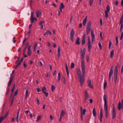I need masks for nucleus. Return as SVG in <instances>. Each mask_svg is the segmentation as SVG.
I'll return each instance as SVG.
<instances>
[{"label":"nucleus","mask_w":123,"mask_h":123,"mask_svg":"<svg viewBox=\"0 0 123 123\" xmlns=\"http://www.w3.org/2000/svg\"><path fill=\"white\" fill-rule=\"evenodd\" d=\"M103 110L102 108L100 109V117L99 118V120L101 122H102V117L103 116Z\"/></svg>","instance_id":"obj_12"},{"label":"nucleus","mask_w":123,"mask_h":123,"mask_svg":"<svg viewBox=\"0 0 123 123\" xmlns=\"http://www.w3.org/2000/svg\"><path fill=\"white\" fill-rule=\"evenodd\" d=\"M56 71L55 70L54 71V73L53 74V75L54 76L56 75Z\"/></svg>","instance_id":"obj_63"},{"label":"nucleus","mask_w":123,"mask_h":123,"mask_svg":"<svg viewBox=\"0 0 123 123\" xmlns=\"http://www.w3.org/2000/svg\"><path fill=\"white\" fill-rule=\"evenodd\" d=\"M65 114V112L63 110H62L61 112L60 116L62 117Z\"/></svg>","instance_id":"obj_33"},{"label":"nucleus","mask_w":123,"mask_h":123,"mask_svg":"<svg viewBox=\"0 0 123 123\" xmlns=\"http://www.w3.org/2000/svg\"><path fill=\"white\" fill-rule=\"evenodd\" d=\"M80 38L79 37H77V38L75 43L76 44L80 45Z\"/></svg>","instance_id":"obj_20"},{"label":"nucleus","mask_w":123,"mask_h":123,"mask_svg":"<svg viewBox=\"0 0 123 123\" xmlns=\"http://www.w3.org/2000/svg\"><path fill=\"white\" fill-rule=\"evenodd\" d=\"M113 73V70H110L109 75V81H110L111 80V78Z\"/></svg>","instance_id":"obj_13"},{"label":"nucleus","mask_w":123,"mask_h":123,"mask_svg":"<svg viewBox=\"0 0 123 123\" xmlns=\"http://www.w3.org/2000/svg\"><path fill=\"white\" fill-rule=\"evenodd\" d=\"M58 80L57 81V82H59L61 79V74L60 73H59L58 74Z\"/></svg>","instance_id":"obj_31"},{"label":"nucleus","mask_w":123,"mask_h":123,"mask_svg":"<svg viewBox=\"0 0 123 123\" xmlns=\"http://www.w3.org/2000/svg\"><path fill=\"white\" fill-rule=\"evenodd\" d=\"M60 47L58 46V56L59 58L60 56Z\"/></svg>","instance_id":"obj_23"},{"label":"nucleus","mask_w":123,"mask_h":123,"mask_svg":"<svg viewBox=\"0 0 123 123\" xmlns=\"http://www.w3.org/2000/svg\"><path fill=\"white\" fill-rule=\"evenodd\" d=\"M99 46V47L100 49L101 50L102 49V45L100 42H99L98 43Z\"/></svg>","instance_id":"obj_46"},{"label":"nucleus","mask_w":123,"mask_h":123,"mask_svg":"<svg viewBox=\"0 0 123 123\" xmlns=\"http://www.w3.org/2000/svg\"><path fill=\"white\" fill-rule=\"evenodd\" d=\"M52 91L53 92L55 89V87L54 86L52 85L51 86Z\"/></svg>","instance_id":"obj_45"},{"label":"nucleus","mask_w":123,"mask_h":123,"mask_svg":"<svg viewBox=\"0 0 123 123\" xmlns=\"http://www.w3.org/2000/svg\"><path fill=\"white\" fill-rule=\"evenodd\" d=\"M74 67V64L73 63H72L71 64V68H73Z\"/></svg>","instance_id":"obj_41"},{"label":"nucleus","mask_w":123,"mask_h":123,"mask_svg":"<svg viewBox=\"0 0 123 123\" xmlns=\"http://www.w3.org/2000/svg\"><path fill=\"white\" fill-rule=\"evenodd\" d=\"M74 29H71L70 31V36H74Z\"/></svg>","instance_id":"obj_19"},{"label":"nucleus","mask_w":123,"mask_h":123,"mask_svg":"<svg viewBox=\"0 0 123 123\" xmlns=\"http://www.w3.org/2000/svg\"><path fill=\"white\" fill-rule=\"evenodd\" d=\"M123 18L121 17L120 20V23L122 24V23H123Z\"/></svg>","instance_id":"obj_49"},{"label":"nucleus","mask_w":123,"mask_h":123,"mask_svg":"<svg viewBox=\"0 0 123 123\" xmlns=\"http://www.w3.org/2000/svg\"><path fill=\"white\" fill-rule=\"evenodd\" d=\"M37 45V44H35V45L34 47V49H33L34 51L36 49V47Z\"/></svg>","instance_id":"obj_52"},{"label":"nucleus","mask_w":123,"mask_h":123,"mask_svg":"<svg viewBox=\"0 0 123 123\" xmlns=\"http://www.w3.org/2000/svg\"><path fill=\"white\" fill-rule=\"evenodd\" d=\"M87 44L88 47V51L89 52H90L91 49L92 48V46L91 44V40L89 37H88V38Z\"/></svg>","instance_id":"obj_6"},{"label":"nucleus","mask_w":123,"mask_h":123,"mask_svg":"<svg viewBox=\"0 0 123 123\" xmlns=\"http://www.w3.org/2000/svg\"><path fill=\"white\" fill-rule=\"evenodd\" d=\"M116 114L115 108L114 105H113V109L112 112V119H114L115 118L116 116Z\"/></svg>","instance_id":"obj_7"},{"label":"nucleus","mask_w":123,"mask_h":123,"mask_svg":"<svg viewBox=\"0 0 123 123\" xmlns=\"http://www.w3.org/2000/svg\"><path fill=\"white\" fill-rule=\"evenodd\" d=\"M81 67L82 69V74L85 75L86 73V71H85V63L84 60H82V61L81 63Z\"/></svg>","instance_id":"obj_5"},{"label":"nucleus","mask_w":123,"mask_h":123,"mask_svg":"<svg viewBox=\"0 0 123 123\" xmlns=\"http://www.w3.org/2000/svg\"><path fill=\"white\" fill-rule=\"evenodd\" d=\"M18 89H17L15 92V93L14 94L13 96V98H14V97L17 94L18 92Z\"/></svg>","instance_id":"obj_32"},{"label":"nucleus","mask_w":123,"mask_h":123,"mask_svg":"<svg viewBox=\"0 0 123 123\" xmlns=\"http://www.w3.org/2000/svg\"><path fill=\"white\" fill-rule=\"evenodd\" d=\"M91 22L90 21L88 22L87 23L86 28V33L87 35L89 34L91 30Z\"/></svg>","instance_id":"obj_2"},{"label":"nucleus","mask_w":123,"mask_h":123,"mask_svg":"<svg viewBox=\"0 0 123 123\" xmlns=\"http://www.w3.org/2000/svg\"><path fill=\"white\" fill-rule=\"evenodd\" d=\"M117 66H116L115 68V70L114 72V79L115 83H116L117 80Z\"/></svg>","instance_id":"obj_3"},{"label":"nucleus","mask_w":123,"mask_h":123,"mask_svg":"<svg viewBox=\"0 0 123 123\" xmlns=\"http://www.w3.org/2000/svg\"><path fill=\"white\" fill-rule=\"evenodd\" d=\"M8 113L7 112V113H6L5 115L3 117L4 119H5V118H6L8 116Z\"/></svg>","instance_id":"obj_50"},{"label":"nucleus","mask_w":123,"mask_h":123,"mask_svg":"<svg viewBox=\"0 0 123 123\" xmlns=\"http://www.w3.org/2000/svg\"><path fill=\"white\" fill-rule=\"evenodd\" d=\"M110 6L109 5H107L106 7V9L107 10H105V11H107V12H109L110 11Z\"/></svg>","instance_id":"obj_35"},{"label":"nucleus","mask_w":123,"mask_h":123,"mask_svg":"<svg viewBox=\"0 0 123 123\" xmlns=\"http://www.w3.org/2000/svg\"><path fill=\"white\" fill-rule=\"evenodd\" d=\"M15 87V85L14 84L13 86V87H12V90H11V91H12V93H11V97L12 94L13 92H14V88Z\"/></svg>","instance_id":"obj_34"},{"label":"nucleus","mask_w":123,"mask_h":123,"mask_svg":"<svg viewBox=\"0 0 123 123\" xmlns=\"http://www.w3.org/2000/svg\"><path fill=\"white\" fill-rule=\"evenodd\" d=\"M86 111V110L85 109H84L83 111L82 112H82L81 114H82V115L83 114V115H84L85 114Z\"/></svg>","instance_id":"obj_44"},{"label":"nucleus","mask_w":123,"mask_h":123,"mask_svg":"<svg viewBox=\"0 0 123 123\" xmlns=\"http://www.w3.org/2000/svg\"><path fill=\"white\" fill-rule=\"evenodd\" d=\"M42 90L43 93L45 92L47 90L46 87L45 86H44L42 88Z\"/></svg>","instance_id":"obj_30"},{"label":"nucleus","mask_w":123,"mask_h":123,"mask_svg":"<svg viewBox=\"0 0 123 123\" xmlns=\"http://www.w3.org/2000/svg\"><path fill=\"white\" fill-rule=\"evenodd\" d=\"M112 43L110 41L109 42V48L110 49L111 47V46L112 45Z\"/></svg>","instance_id":"obj_54"},{"label":"nucleus","mask_w":123,"mask_h":123,"mask_svg":"<svg viewBox=\"0 0 123 123\" xmlns=\"http://www.w3.org/2000/svg\"><path fill=\"white\" fill-rule=\"evenodd\" d=\"M4 119L3 118V117H0V122H1Z\"/></svg>","instance_id":"obj_58"},{"label":"nucleus","mask_w":123,"mask_h":123,"mask_svg":"<svg viewBox=\"0 0 123 123\" xmlns=\"http://www.w3.org/2000/svg\"><path fill=\"white\" fill-rule=\"evenodd\" d=\"M107 96L105 94H104L103 96V98L105 102L104 104V108L105 110L106 111L105 118H107L108 115V106L107 105Z\"/></svg>","instance_id":"obj_1"},{"label":"nucleus","mask_w":123,"mask_h":123,"mask_svg":"<svg viewBox=\"0 0 123 123\" xmlns=\"http://www.w3.org/2000/svg\"><path fill=\"white\" fill-rule=\"evenodd\" d=\"M118 1H116L115 2V5H116L117 6L118 5Z\"/></svg>","instance_id":"obj_62"},{"label":"nucleus","mask_w":123,"mask_h":123,"mask_svg":"<svg viewBox=\"0 0 123 123\" xmlns=\"http://www.w3.org/2000/svg\"><path fill=\"white\" fill-rule=\"evenodd\" d=\"M89 96L87 91H86L85 92V98L84 99V102L86 103L87 99L89 98Z\"/></svg>","instance_id":"obj_8"},{"label":"nucleus","mask_w":123,"mask_h":123,"mask_svg":"<svg viewBox=\"0 0 123 123\" xmlns=\"http://www.w3.org/2000/svg\"><path fill=\"white\" fill-rule=\"evenodd\" d=\"M74 36H70V39L73 42H74Z\"/></svg>","instance_id":"obj_51"},{"label":"nucleus","mask_w":123,"mask_h":123,"mask_svg":"<svg viewBox=\"0 0 123 123\" xmlns=\"http://www.w3.org/2000/svg\"><path fill=\"white\" fill-rule=\"evenodd\" d=\"M14 71L13 70L12 71V73L11 74V76L10 77L12 76V78H13V76H12L14 74Z\"/></svg>","instance_id":"obj_55"},{"label":"nucleus","mask_w":123,"mask_h":123,"mask_svg":"<svg viewBox=\"0 0 123 123\" xmlns=\"http://www.w3.org/2000/svg\"><path fill=\"white\" fill-rule=\"evenodd\" d=\"M63 82V84H65L66 83V79L65 77H64L62 78Z\"/></svg>","instance_id":"obj_43"},{"label":"nucleus","mask_w":123,"mask_h":123,"mask_svg":"<svg viewBox=\"0 0 123 123\" xmlns=\"http://www.w3.org/2000/svg\"><path fill=\"white\" fill-rule=\"evenodd\" d=\"M85 75H83L79 76V82H80L81 86H82L84 82V79H85Z\"/></svg>","instance_id":"obj_4"},{"label":"nucleus","mask_w":123,"mask_h":123,"mask_svg":"<svg viewBox=\"0 0 123 123\" xmlns=\"http://www.w3.org/2000/svg\"><path fill=\"white\" fill-rule=\"evenodd\" d=\"M13 79V78L12 77V76L10 77V80L9 81L8 84V86H10L11 85Z\"/></svg>","instance_id":"obj_15"},{"label":"nucleus","mask_w":123,"mask_h":123,"mask_svg":"<svg viewBox=\"0 0 123 123\" xmlns=\"http://www.w3.org/2000/svg\"><path fill=\"white\" fill-rule=\"evenodd\" d=\"M31 54V51H28L27 52V55L29 56Z\"/></svg>","instance_id":"obj_61"},{"label":"nucleus","mask_w":123,"mask_h":123,"mask_svg":"<svg viewBox=\"0 0 123 123\" xmlns=\"http://www.w3.org/2000/svg\"><path fill=\"white\" fill-rule=\"evenodd\" d=\"M42 13L41 12L39 11H37L36 12V16L37 18H38L39 17L40 15H41Z\"/></svg>","instance_id":"obj_21"},{"label":"nucleus","mask_w":123,"mask_h":123,"mask_svg":"<svg viewBox=\"0 0 123 123\" xmlns=\"http://www.w3.org/2000/svg\"><path fill=\"white\" fill-rule=\"evenodd\" d=\"M29 45H29V42H28L26 43V44L25 45V47L24 48V49L23 50V51H25L26 50V49L27 48V47L28 48V46Z\"/></svg>","instance_id":"obj_26"},{"label":"nucleus","mask_w":123,"mask_h":123,"mask_svg":"<svg viewBox=\"0 0 123 123\" xmlns=\"http://www.w3.org/2000/svg\"><path fill=\"white\" fill-rule=\"evenodd\" d=\"M30 48H31L30 45H29L28 46V51H31Z\"/></svg>","instance_id":"obj_56"},{"label":"nucleus","mask_w":123,"mask_h":123,"mask_svg":"<svg viewBox=\"0 0 123 123\" xmlns=\"http://www.w3.org/2000/svg\"><path fill=\"white\" fill-rule=\"evenodd\" d=\"M110 57L111 58H112L114 55V50H111V52Z\"/></svg>","instance_id":"obj_25"},{"label":"nucleus","mask_w":123,"mask_h":123,"mask_svg":"<svg viewBox=\"0 0 123 123\" xmlns=\"http://www.w3.org/2000/svg\"><path fill=\"white\" fill-rule=\"evenodd\" d=\"M41 117V116H39L37 117V121H39L40 120Z\"/></svg>","instance_id":"obj_40"},{"label":"nucleus","mask_w":123,"mask_h":123,"mask_svg":"<svg viewBox=\"0 0 123 123\" xmlns=\"http://www.w3.org/2000/svg\"><path fill=\"white\" fill-rule=\"evenodd\" d=\"M43 93L45 94V96L46 97H47L49 95V94L48 93H47L45 92L44 93Z\"/></svg>","instance_id":"obj_47"},{"label":"nucleus","mask_w":123,"mask_h":123,"mask_svg":"<svg viewBox=\"0 0 123 123\" xmlns=\"http://www.w3.org/2000/svg\"><path fill=\"white\" fill-rule=\"evenodd\" d=\"M86 34H84L83 35L82 41V45H83L85 42L86 38Z\"/></svg>","instance_id":"obj_11"},{"label":"nucleus","mask_w":123,"mask_h":123,"mask_svg":"<svg viewBox=\"0 0 123 123\" xmlns=\"http://www.w3.org/2000/svg\"><path fill=\"white\" fill-rule=\"evenodd\" d=\"M77 74L78 77L79 76H80L81 75V73L80 69H76Z\"/></svg>","instance_id":"obj_14"},{"label":"nucleus","mask_w":123,"mask_h":123,"mask_svg":"<svg viewBox=\"0 0 123 123\" xmlns=\"http://www.w3.org/2000/svg\"><path fill=\"white\" fill-rule=\"evenodd\" d=\"M45 22L44 21H40V23L39 24V25H42V24L43 23H44Z\"/></svg>","instance_id":"obj_59"},{"label":"nucleus","mask_w":123,"mask_h":123,"mask_svg":"<svg viewBox=\"0 0 123 123\" xmlns=\"http://www.w3.org/2000/svg\"><path fill=\"white\" fill-rule=\"evenodd\" d=\"M94 0H90V6H92Z\"/></svg>","instance_id":"obj_42"},{"label":"nucleus","mask_w":123,"mask_h":123,"mask_svg":"<svg viewBox=\"0 0 123 123\" xmlns=\"http://www.w3.org/2000/svg\"><path fill=\"white\" fill-rule=\"evenodd\" d=\"M86 49L85 48H84L82 51V54L81 55H85L86 52Z\"/></svg>","instance_id":"obj_38"},{"label":"nucleus","mask_w":123,"mask_h":123,"mask_svg":"<svg viewBox=\"0 0 123 123\" xmlns=\"http://www.w3.org/2000/svg\"><path fill=\"white\" fill-rule=\"evenodd\" d=\"M108 12H107V11H105V18H108L109 17V15H108Z\"/></svg>","instance_id":"obj_27"},{"label":"nucleus","mask_w":123,"mask_h":123,"mask_svg":"<svg viewBox=\"0 0 123 123\" xmlns=\"http://www.w3.org/2000/svg\"><path fill=\"white\" fill-rule=\"evenodd\" d=\"M87 16H86L85 19L83 20V26H85L86 22H87Z\"/></svg>","instance_id":"obj_24"},{"label":"nucleus","mask_w":123,"mask_h":123,"mask_svg":"<svg viewBox=\"0 0 123 123\" xmlns=\"http://www.w3.org/2000/svg\"><path fill=\"white\" fill-rule=\"evenodd\" d=\"M34 17H33V13L32 12L31 13V22L32 23H33L34 21Z\"/></svg>","instance_id":"obj_16"},{"label":"nucleus","mask_w":123,"mask_h":123,"mask_svg":"<svg viewBox=\"0 0 123 123\" xmlns=\"http://www.w3.org/2000/svg\"><path fill=\"white\" fill-rule=\"evenodd\" d=\"M23 57L22 58L21 60L20 61H19L18 62L17 65L15 67V68H17L21 64V63L23 61Z\"/></svg>","instance_id":"obj_17"},{"label":"nucleus","mask_w":123,"mask_h":123,"mask_svg":"<svg viewBox=\"0 0 123 123\" xmlns=\"http://www.w3.org/2000/svg\"><path fill=\"white\" fill-rule=\"evenodd\" d=\"M25 89L26 90V92L25 94V98L26 99L28 98V90L27 88H25Z\"/></svg>","instance_id":"obj_18"},{"label":"nucleus","mask_w":123,"mask_h":123,"mask_svg":"<svg viewBox=\"0 0 123 123\" xmlns=\"http://www.w3.org/2000/svg\"><path fill=\"white\" fill-rule=\"evenodd\" d=\"M93 116L94 117H95L96 114V112L95 109V108H93Z\"/></svg>","instance_id":"obj_29"},{"label":"nucleus","mask_w":123,"mask_h":123,"mask_svg":"<svg viewBox=\"0 0 123 123\" xmlns=\"http://www.w3.org/2000/svg\"><path fill=\"white\" fill-rule=\"evenodd\" d=\"M85 55H81V59L82 61L84 60V59L85 57Z\"/></svg>","instance_id":"obj_48"},{"label":"nucleus","mask_w":123,"mask_h":123,"mask_svg":"<svg viewBox=\"0 0 123 123\" xmlns=\"http://www.w3.org/2000/svg\"><path fill=\"white\" fill-rule=\"evenodd\" d=\"M116 45H117L118 43V37L117 36L116 38Z\"/></svg>","instance_id":"obj_39"},{"label":"nucleus","mask_w":123,"mask_h":123,"mask_svg":"<svg viewBox=\"0 0 123 123\" xmlns=\"http://www.w3.org/2000/svg\"><path fill=\"white\" fill-rule=\"evenodd\" d=\"M65 67H66V69L67 75L68 76L69 75V72L68 70V66H67V65L66 64V65Z\"/></svg>","instance_id":"obj_28"},{"label":"nucleus","mask_w":123,"mask_h":123,"mask_svg":"<svg viewBox=\"0 0 123 123\" xmlns=\"http://www.w3.org/2000/svg\"><path fill=\"white\" fill-rule=\"evenodd\" d=\"M47 33L48 34H50V35L52 33L51 31H50L49 30L48 31H47Z\"/></svg>","instance_id":"obj_60"},{"label":"nucleus","mask_w":123,"mask_h":123,"mask_svg":"<svg viewBox=\"0 0 123 123\" xmlns=\"http://www.w3.org/2000/svg\"><path fill=\"white\" fill-rule=\"evenodd\" d=\"M122 105H121L120 102H119L118 103V109L119 110H120L122 108V109L123 108V99H122L121 101Z\"/></svg>","instance_id":"obj_9"},{"label":"nucleus","mask_w":123,"mask_h":123,"mask_svg":"<svg viewBox=\"0 0 123 123\" xmlns=\"http://www.w3.org/2000/svg\"><path fill=\"white\" fill-rule=\"evenodd\" d=\"M107 85V82L105 80V82L104 84V89H105Z\"/></svg>","instance_id":"obj_36"},{"label":"nucleus","mask_w":123,"mask_h":123,"mask_svg":"<svg viewBox=\"0 0 123 123\" xmlns=\"http://www.w3.org/2000/svg\"><path fill=\"white\" fill-rule=\"evenodd\" d=\"M123 72V65L121 69V73L122 74Z\"/></svg>","instance_id":"obj_64"},{"label":"nucleus","mask_w":123,"mask_h":123,"mask_svg":"<svg viewBox=\"0 0 123 123\" xmlns=\"http://www.w3.org/2000/svg\"><path fill=\"white\" fill-rule=\"evenodd\" d=\"M26 62H24L23 63V66L25 68H26Z\"/></svg>","instance_id":"obj_57"},{"label":"nucleus","mask_w":123,"mask_h":123,"mask_svg":"<svg viewBox=\"0 0 123 123\" xmlns=\"http://www.w3.org/2000/svg\"><path fill=\"white\" fill-rule=\"evenodd\" d=\"M88 86L91 88H93V86L91 84V80H88Z\"/></svg>","instance_id":"obj_22"},{"label":"nucleus","mask_w":123,"mask_h":123,"mask_svg":"<svg viewBox=\"0 0 123 123\" xmlns=\"http://www.w3.org/2000/svg\"><path fill=\"white\" fill-rule=\"evenodd\" d=\"M91 34L92 37V43H93L95 39V36L94 33L93 31L92 30L91 31Z\"/></svg>","instance_id":"obj_10"},{"label":"nucleus","mask_w":123,"mask_h":123,"mask_svg":"<svg viewBox=\"0 0 123 123\" xmlns=\"http://www.w3.org/2000/svg\"><path fill=\"white\" fill-rule=\"evenodd\" d=\"M27 39L25 37V38L24 40L23 41V45L25 43L26 41L27 40Z\"/></svg>","instance_id":"obj_53"},{"label":"nucleus","mask_w":123,"mask_h":123,"mask_svg":"<svg viewBox=\"0 0 123 123\" xmlns=\"http://www.w3.org/2000/svg\"><path fill=\"white\" fill-rule=\"evenodd\" d=\"M65 7V6L62 3H61V6H60V8H61L62 9H64Z\"/></svg>","instance_id":"obj_37"}]
</instances>
